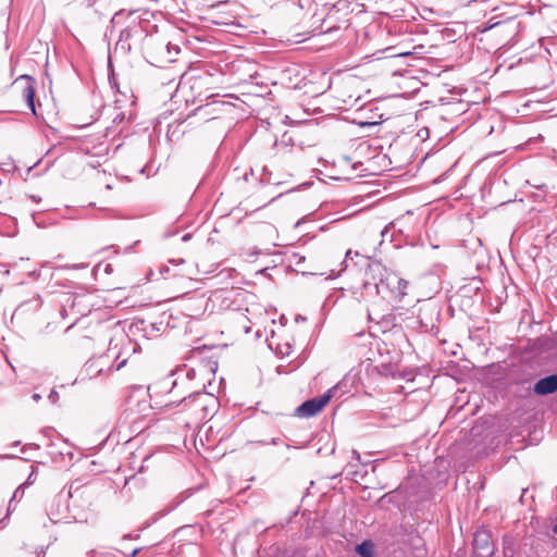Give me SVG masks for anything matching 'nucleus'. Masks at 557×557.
I'll return each mask as SVG.
<instances>
[{
	"label": "nucleus",
	"instance_id": "12",
	"mask_svg": "<svg viewBox=\"0 0 557 557\" xmlns=\"http://www.w3.org/2000/svg\"><path fill=\"white\" fill-rule=\"evenodd\" d=\"M164 329L165 326L162 322H154L144 327L143 331L145 332V335L148 338H152L157 336L160 332H162Z\"/></svg>",
	"mask_w": 557,
	"mask_h": 557
},
{
	"label": "nucleus",
	"instance_id": "15",
	"mask_svg": "<svg viewBox=\"0 0 557 557\" xmlns=\"http://www.w3.org/2000/svg\"><path fill=\"white\" fill-rule=\"evenodd\" d=\"M191 399H189V401L187 400V404L185 403H182V398L178 400V404L180 405H183L184 406V409H190L191 410V413L193 416L195 417V410H199V405H196L195 403L191 401Z\"/></svg>",
	"mask_w": 557,
	"mask_h": 557
},
{
	"label": "nucleus",
	"instance_id": "21",
	"mask_svg": "<svg viewBox=\"0 0 557 557\" xmlns=\"http://www.w3.org/2000/svg\"><path fill=\"white\" fill-rule=\"evenodd\" d=\"M131 36H132L131 29H124V30L121 32V36L120 37H123L126 41H128Z\"/></svg>",
	"mask_w": 557,
	"mask_h": 557
},
{
	"label": "nucleus",
	"instance_id": "11",
	"mask_svg": "<svg viewBox=\"0 0 557 557\" xmlns=\"http://www.w3.org/2000/svg\"><path fill=\"white\" fill-rule=\"evenodd\" d=\"M344 5V2L339 1L337 2L327 13L325 18L322 23V28L320 30V34H332L335 32H338L342 28V25L333 24V21L335 20L336 13L339 11V7Z\"/></svg>",
	"mask_w": 557,
	"mask_h": 557
},
{
	"label": "nucleus",
	"instance_id": "19",
	"mask_svg": "<svg viewBox=\"0 0 557 557\" xmlns=\"http://www.w3.org/2000/svg\"><path fill=\"white\" fill-rule=\"evenodd\" d=\"M35 481H36V472H35V469L33 468V471L29 473L27 480L23 484H26V487H27V486L32 485Z\"/></svg>",
	"mask_w": 557,
	"mask_h": 557
},
{
	"label": "nucleus",
	"instance_id": "29",
	"mask_svg": "<svg viewBox=\"0 0 557 557\" xmlns=\"http://www.w3.org/2000/svg\"><path fill=\"white\" fill-rule=\"evenodd\" d=\"M352 454H354V456H356V458H357L358 460H360V455H359L356 450H354V451H352Z\"/></svg>",
	"mask_w": 557,
	"mask_h": 557
},
{
	"label": "nucleus",
	"instance_id": "26",
	"mask_svg": "<svg viewBox=\"0 0 557 557\" xmlns=\"http://www.w3.org/2000/svg\"><path fill=\"white\" fill-rule=\"evenodd\" d=\"M190 238V234H185L183 237H182V240L183 242H186Z\"/></svg>",
	"mask_w": 557,
	"mask_h": 557
},
{
	"label": "nucleus",
	"instance_id": "17",
	"mask_svg": "<svg viewBox=\"0 0 557 557\" xmlns=\"http://www.w3.org/2000/svg\"><path fill=\"white\" fill-rule=\"evenodd\" d=\"M305 260L306 258L304 256H300L298 253L293 255V262L299 269H302L301 264L305 262Z\"/></svg>",
	"mask_w": 557,
	"mask_h": 557
},
{
	"label": "nucleus",
	"instance_id": "9",
	"mask_svg": "<svg viewBox=\"0 0 557 557\" xmlns=\"http://www.w3.org/2000/svg\"><path fill=\"white\" fill-rule=\"evenodd\" d=\"M535 394L545 396L557 391V374H550L540 379L533 387Z\"/></svg>",
	"mask_w": 557,
	"mask_h": 557
},
{
	"label": "nucleus",
	"instance_id": "7",
	"mask_svg": "<svg viewBox=\"0 0 557 557\" xmlns=\"http://www.w3.org/2000/svg\"><path fill=\"white\" fill-rule=\"evenodd\" d=\"M472 548L474 557H492L495 553V546L491 532L483 528L476 530L473 534Z\"/></svg>",
	"mask_w": 557,
	"mask_h": 557
},
{
	"label": "nucleus",
	"instance_id": "13",
	"mask_svg": "<svg viewBox=\"0 0 557 557\" xmlns=\"http://www.w3.org/2000/svg\"><path fill=\"white\" fill-rule=\"evenodd\" d=\"M356 552L361 557H373L372 545L369 542H363L356 546Z\"/></svg>",
	"mask_w": 557,
	"mask_h": 557
},
{
	"label": "nucleus",
	"instance_id": "3",
	"mask_svg": "<svg viewBox=\"0 0 557 557\" xmlns=\"http://www.w3.org/2000/svg\"><path fill=\"white\" fill-rule=\"evenodd\" d=\"M172 388L170 393L176 397L189 396L191 392H200L194 386L196 371L184 366L177 369L173 374Z\"/></svg>",
	"mask_w": 557,
	"mask_h": 557
},
{
	"label": "nucleus",
	"instance_id": "18",
	"mask_svg": "<svg viewBox=\"0 0 557 557\" xmlns=\"http://www.w3.org/2000/svg\"><path fill=\"white\" fill-rule=\"evenodd\" d=\"M48 399L51 404H57L59 400V393L55 389H51Z\"/></svg>",
	"mask_w": 557,
	"mask_h": 557
},
{
	"label": "nucleus",
	"instance_id": "23",
	"mask_svg": "<svg viewBox=\"0 0 557 557\" xmlns=\"http://www.w3.org/2000/svg\"><path fill=\"white\" fill-rule=\"evenodd\" d=\"M11 458H16V456H14V455H0V459H11Z\"/></svg>",
	"mask_w": 557,
	"mask_h": 557
},
{
	"label": "nucleus",
	"instance_id": "30",
	"mask_svg": "<svg viewBox=\"0 0 557 557\" xmlns=\"http://www.w3.org/2000/svg\"><path fill=\"white\" fill-rule=\"evenodd\" d=\"M110 271H111V265H110V264H108V265H107V268H106V272H108V273H109Z\"/></svg>",
	"mask_w": 557,
	"mask_h": 557
},
{
	"label": "nucleus",
	"instance_id": "5",
	"mask_svg": "<svg viewBox=\"0 0 557 557\" xmlns=\"http://www.w3.org/2000/svg\"><path fill=\"white\" fill-rule=\"evenodd\" d=\"M337 388L338 386H333L332 388L327 389L324 394L304 401L300 406L296 408L295 414L300 418L314 417L334 397Z\"/></svg>",
	"mask_w": 557,
	"mask_h": 557
},
{
	"label": "nucleus",
	"instance_id": "31",
	"mask_svg": "<svg viewBox=\"0 0 557 557\" xmlns=\"http://www.w3.org/2000/svg\"><path fill=\"white\" fill-rule=\"evenodd\" d=\"M368 319H369V321H373V320H374V319L372 318V314H371L370 312L368 313Z\"/></svg>",
	"mask_w": 557,
	"mask_h": 557
},
{
	"label": "nucleus",
	"instance_id": "27",
	"mask_svg": "<svg viewBox=\"0 0 557 557\" xmlns=\"http://www.w3.org/2000/svg\"><path fill=\"white\" fill-rule=\"evenodd\" d=\"M410 52H401V53H398L399 57H406V55H409Z\"/></svg>",
	"mask_w": 557,
	"mask_h": 557
},
{
	"label": "nucleus",
	"instance_id": "28",
	"mask_svg": "<svg viewBox=\"0 0 557 557\" xmlns=\"http://www.w3.org/2000/svg\"><path fill=\"white\" fill-rule=\"evenodd\" d=\"M270 443L276 445L278 443V440L277 438H272Z\"/></svg>",
	"mask_w": 557,
	"mask_h": 557
},
{
	"label": "nucleus",
	"instance_id": "8",
	"mask_svg": "<svg viewBox=\"0 0 557 557\" xmlns=\"http://www.w3.org/2000/svg\"><path fill=\"white\" fill-rule=\"evenodd\" d=\"M48 516L52 522H59L66 518L69 503L67 496L63 493L57 494L47 506Z\"/></svg>",
	"mask_w": 557,
	"mask_h": 557
},
{
	"label": "nucleus",
	"instance_id": "10",
	"mask_svg": "<svg viewBox=\"0 0 557 557\" xmlns=\"http://www.w3.org/2000/svg\"><path fill=\"white\" fill-rule=\"evenodd\" d=\"M17 81L25 82V86L23 88L22 95H23L24 99L26 100L28 108L35 113L36 110H35L34 99H35L36 81L27 74L21 75L17 78Z\"/></svg>",
	"mask_w": 557,
	"mask_h": 557
},
{
	"label": "nucleus",
	"instance_id": "25",
	"mask_svg": "<svg viewBox=\"0 0 557 557\" xmlns=\"http://www.w3.org/2000/svg\"><path fill=\"white\" fill-rule=\"evenodd\" d=\"M14 508L15 507H14L13 503L11 504V500H10L9 506H8V512H11Z\"/></svg>",
	"mask_w": 557,
	"mask_h": 557
},
{
	"label": "nucleus",
	"instance_id": "16",
	"mask_svg": "<svg viewBox=\"0 0 557 557\" xmlns=\"http://www.w3.org/2000/svg\"><path fill=\"white\" fill-rule=\"evenodd\" d=\"M119 48L127 52L131 50V44L126 41L123 37H120L119 41L116 42V49Z\"/></svg>",
	"mask_w": 557,
	"mask_h": 557
},
{
	"label": "nucleus",
	"instance_id": "4",
	"mask_svg": "<svg viewBox=\"0 0 557 557\" xmlns=\"http://www.w3.org/2000/svg\"><path fill=\"white\" fill-rule=\"evenodd\" d=\"M90 300L91 295L89 294H72L65 298L62 312H67V310H70L73 314L77 313L82 317L69 326L67 331L75 325L83 323V318L90 312V308L92 306Z\"/></svg>",
	"mask_w": 557,
	"mask_h": 557
},
{
	"label": "nucleus",
	"instance_id": "32",
	"mask_svg": "<svg viewBox=\"0 0 557 557\" xmlns=\"http://www.w3.org/2000/svg\"><path fill=\"white\" fill-rule=\"evenodd\" d=\"M553 531L555 534H557V523L554 525Z\"/></svg>",
	"mask_w": 557,
	"mask_h": 557
},
{
	"label": "nucleus",
	"instance_id": "20",
	"mask_svg": "<svg viewBox=\"0 0 557 557\" xmlns=\"http://www.w3.org/2000/svg\"><path fill=\"white\" fill-rule=\"evenodd\" d=\"M419 323H420L421 327L424 331H429L430 329L434 327V323L433 322H431V323L424 322L423 319L420 318V317H419Z\"/></svg>",
	"mask_w": 557,
	"mask_h": 557
},
{
	"label": "nucleus",
	"instance_id": "6",
	"mask_svg": "<svg viewBox=\"0 0 557 557\" xmlns=\"http://www.w3.org/2000/svg\"><path fill=\"white\" fill-rule=\"evenodd\" d=\"M193 398V403L199 405V410H195V419L203 420L209 414H211L216 407L218 399L210 393L201 392H191L189 396H184L182 398V403L187 404V400Z\"/></svg>",
	"mask_w": 557,
	"mask_h": 557
},
{
	"label": "nucleus",
	"instance_id": "22",
	"mask_svg": "<svg viewBox=\"0 0 557 557\" xmlns=\"http://www.w3.org/2000/svg\"><path fill=\"white\" fill-rule=\"evenodd\" d=\"M32 399L35 401V403H38L40 399H41V395L40 394H37V393H34L32 395Z\"/></svg>",
	"mask_w": 557,
	"mask_h": 557
},
{
	"label": "nucleus",
	"instance_id": "24",
	"mask_svg": "<svg viewBox=\"0 0 557 557\" xmlns=\"http://www.w3.org/2000/svg\"><path fill=\"white\" fill-rule=\"evenodd\" d=\"M139 553V548L134 549L128 557H135Z\"/></svg>",
	"mask_w": 557,
	"mask_h": 557
},
{
	"label": "nucleus",
	"instance_id": "33",
	"mask_svg": "<svg viewBox=\"0 0 557 557\" xmlns=\"http://www.w3.org/2000/svg\"><path fill=\"white\" fill-rule=\"evenodd\" d=\"M163 271H169V268H163V269L161 270V272H163Z\"/></svg>",
	"mask_w": 557,
	"mask_h": 557
},
{
	"label": "nucleus",
	"instance_id": "14",
	"mask_svg": "<svg viewBox=\"0 0 557 557\" xmlns=\"http://www.w3.org/2000/svg\"><path fill=\"white\" fill-rule=\"evenodd\" d=\"M26 484H21L13 493L11 497V504L14 502H20L24 496Z\"/></svg>",
	"mask_w": 557,
	"mask_h": 557
},
{
	"label": "nucleus",
	"instance_id": "1",
	"mask_svg": "<svg viewBox=\"0 0 557 557\" xmlns=\"http://www.w3.org/2000/svg\"><path fill=\"white\" fill-rule=\"evenodd\" d=\"M409 283L396 272L387 269L380 261L368 265L361 287V296L367 299L373 296L401 299L407 295Z\"/></svg>",
	"mask_w": 557,
	"mask_h": 557
},
{
	"label": "nucleus",
	"instance_id": "2",
	"mask_svg": "<svg viewBox=\"0 0 557 557\" xmlns=\"http://www.w3.org/2000/svg\"><path fill=\"white\" fill-rule=\"evenodd\" d=\"M116 347L117 345L109 348L108 354L87 362L86 371L91 377L123 368L127 362V358L124 356L129 355V352H136L139 345L134 343L128 336H123L121 338V350L115 351Z\"/></svg>",
	"mask_w": 557,
	"mask_h": 557
}]
</instances>
